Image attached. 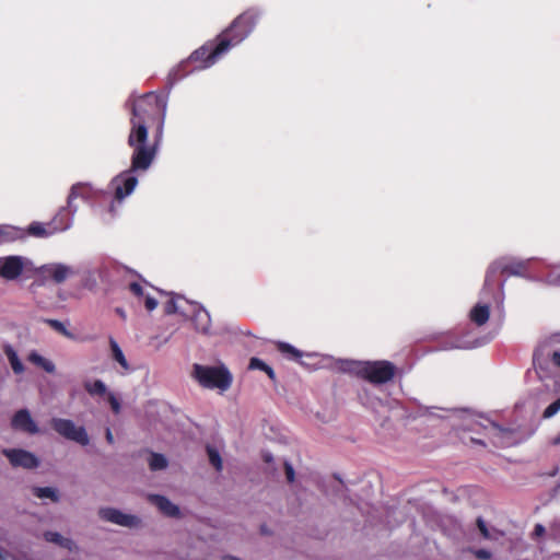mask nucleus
<instances>
[{"label":"nucleus","mask_w":560,"mask_h":560,"mask_svg":"<svg viewBox=\"0 0 560 560\" xmlns=\"http://www.w3.org/2000/svg\"><path fill=\"white\" fill-rule=\"evenodd\" d=\"M78 198L84 200L90 198V186L88 184L77 183L70 188L67 198V208H69V211H72V213L78 212V206L74 203V200Z\"/></svg>","instance_id":"412c9836"},{"label":"nucleus","mask_w":560,"mask_h":560,"mask_svg":"<svg viewBox=\"0 0 560 560\" xmlns=\"http://www.w3.org/2000/svg\"><path fill=\"white\" fill-rule=\"evenodd\" d=\"M52 429L61 436L67 440L73 441L82 446H86L90 443L89 434L84 427L75 425L70 419L52 418Z\"/></svg>","instance_id":"f8f14e48"},{"label":"nucleus","mask_w":560,"mask_h":560,"mask_svg":"<svg viewBox=\"0 0 560 560\" xmlns=\"http://www.w3.org/2000/svg\"><path fill=\"white\" fill-rule=\"evenodd\" d=\"M105 438H106V441L109 443V444H113L114 443V435L110 431L109 428L106 429V434H105Z\"/></svg>","instance_id":"5fc2aeb1"},{"label":"nucleus","mask_w":560,"mask_h":560,"mask_svg":"<svg viewBox=\"0 0 560 560\" xmlns=\"http://www.w3.org/2000/svg\"><path fill=\"white\" fill-rule=\"evenodd\" d=\"M33 494L38 499H49L52 502H59L58 490L52 487H34Z\"/></svg>","instance_id":"c756f323"},{"label":"nucleus","mask_w":560,"mask_h":560,"mask_svg":"<svg viewBox=\"0 0 560 560\" xmlns=\"http://www.w3.org/2000/svg\"><path fill=\"white\" fill-rule=\"evenodd\" d=\"M98 515L102 520L128 528L138 527L141 520L132 514H126L118 509L101 508Z\"/></svg>","instance_id":"4468645a"},{"label":"nucleus","mask_w":560,"mask_h":560,"mask_svg":"<svg viewBox=\"0 0 560 560\" xmlns=\"http://www.w3.org/2000/svg\"><path fill=\"white\" fill-rule=\"evenodd\" d=\"M34 269L33 262L23 256L0 257V277L7 281H14Z\"/></svg>","instance_id":"9b49d317"},{"label":"nucleus","mask_w":560,"mask_h":560,"mask_svg":"<svg viewBox=\"0 0 560 560\" xmlns=\"http://www.w3.org/2000/svg\"><path fill=\"white\" fill-rule=\"evenodd\" d=\"M278 347V350L284 354L287 358H289L290 360H294V361H298L300 362L301 364H304L303 361H301V359L304 357V353L302 351H300L299 349H296L295 347H293L292 345L288 343V342H278L277 345Z\"/></svg>","instance_id":"cd10ccee"},{"label":"nucleus","mask_w":560,"mask_h":560,"mask_svg":"<svg viewBox=\"0 0 560 560\" xmlns=\"http://www.w3.org/2000/svg\"><path fill=\"white\" fill-rule=\"evenodd\" d=\"M482 343L478 340L475 341H466L464 339H456L451 341L450 343L445 345L443 349L450 350V349H472L481 346Z\"/></svg>","instance_id":"f704fd0d"},{"label":"nucleus","mask_w":560,"mask_h":560,"mask_svg":"<svg viewBox=\"0 0 560 560\" xmlns=\"http://www.w3.org/2000/svg\"><path fill=\"white\" fill-rule=\"evenodd\" d=\"M131 110L130 119L144 120L151 117L155 112H166L167 97L158 95L153 92L145 93L139 97L131 94L126 103Z\"/></svg>","instance_id":"39448f33"},{"label":"nucleus","mask_w":560,"mask_h":560,"mask_svg":"<svg viewBox=\"0 0 560 560\" xmlns=\"http://www.w3.org/2000/svg\"><path fill=\"white\" fill-rule=\"evenodd\" d=\"M219 47V39L217 38V43L214 42H208L198 49H196L189 57L190 61L194 62H200V66L197 67V69H208L212 67L217 61L223 56L219 55L213 59V62L211 61L212 54L215 51V49Z\"/></svg>","instance_id":"dca6fc26"},{"label":"nucleus","mask_w":560,"mask_h":560,"mask_svg":"<svg viewBox=\"0 0 560 560\" xmlns=\"http://www.w3.org/2000/svg\"><path fill=\"white\" fill-rule=\"evenodd\" d=\"M264 372H266V373H267V375H268L271 380H273V378H275V372H273V370H272V368H271V366L267 365V368L265 369V371H264Z\"/></svg>","instance_id":"13d9d810"},{"label":"nucleus","mask_w":560,"mask_h":560,"mask_svg":"<svg viewBox=\"0 0 560 560\" xmlns=\"http://www.w3.org/2000/svg\"><path fill=\"white\" fill-rule=\"evenodd\" d=\"M95 272H97L102 281H108L107 265L100 266Z\"/></svg>","instance_id":"09e8293b"},{"label":"nucleus","mask_w":560,"mask_h":560,"mask_svg":"<svg viewBox=\"0 0 560 560\" xmlns=\"http://www.w3.org/2000/svg\"><path fill=\"white\" fill-rule=\"evenodd\" d=\"M207 454H208L210 464L217 470H221L222 469V459H221L219 452L212 446H207Z\"/></svg>","instance_id":"58836bf2"},{"label":"nucleus","mask_w":560,"mask_h":560,"mask_svg":"<svg viewBox=\"0 0 560 560\" xmlns=\"http://www.w3.org/2000/svg\"><path fill=\"white\" fill-rule=\"evenodd\" d=\"M396 374V366L386 360L364 361L361 378L380 386L390 382Z\"/></svg>","instance_id":"1a4fd4ad"},{"label":"nucleus","mask_w":560,"mask_h":560,"mask_svg":"<svg viewBox=\"0 0 560 560\" xmlns=\"http://www.w3.org/2000/svg\"><path fill=\"white\" fill-rule=\"evenodd\" d=\"M194 377L198 383L209 389L218 388L225 392L232 384V375L225 368L206 366L194 364Z\"/></svg>","instance_id":"0eeeda50"},{"label":"nucleus","mask_w":560,"mask_h":560,"mask_svg":"<svg viewBox=\"0 0 560 560\" xmlns=\"http://www.w3.org/2000/svg\"><path fill=\"white\" fill-rule=\"evenodd\" d=\"M284 470H285V476H287L288 481L293 482L295 472H294L293 466L288 460L284 462Z\"/></svg>","instance_id":"49530a36"},{"label":"nucleus","mask_w":560,"mask_h":560,"mask_svg":"<svg viewBox=\"0 0 560 560\" xmlns=\"http://www.w3.org/2000/svg\"><path fill=\"white\" fill-rule=\"evenodd\" d=\"M185 304L189 307L187 317L191 318L196 331L207 336L211 335V317L209 312L202 305L195 302L185 301Z\"/></svg>","instance_id":"ddd939ff"},{"label":"nucleus","mask_w":560,"mask_h":560,"mask_svg":"<svg viewBox=\"0 0 560 560\" xmlns=\"http://www.w3.org/2000/svg\"><path fill=\"white\" fill-rule=\"evenodd\" d=\"M560 351V332L544 337L537 343L533 352V364L539 380H545L549 374L550 358Z\"/></svg>","instance_id":"423d86ee"},{"label":"nucleus","mask_w":560,"mask_h":560,"mask_svg":"<svg viewBox=\"0 0 560 560\" xmlns=\"http://www.w3.org/2000/svg\"><path fill=\"white\" fill-rule=\"evenodd\" d=\"M464 430L479 432L481 429L485 430L489 436L492 439V442L500 446H509L511 445L510 435L512 431L510 429L503 428L500 424L489 420L482 419L478 420L469 416L465 423L463 424Z\"/></svg>","instance_id":"6e6552de"},{"label":"nucleus","mask_w":560,"mask_h":560,"mask_svg":"<svg viewBox=\"0 0 560 560\" xmlns=\"http://www.w3.org/2000/svg\"><path fill=\"white\" fill-rule=\"evenodd\" d=\"M8 559V552L0 548V560H7Z\"/></svg>","instance_id":"bf43d9fd"},{"label":"nucleus","mask_w":560,"mask_h":560,"mask_svg":"<svg viewBox=\"0 0 560 560\" xmlns=\"http://www.w3.org/2000/svg\"><path fill=\"white\" fill-rule=\"evenodd\" d=\"M475 556L481 560H488L491 558V552L487 549H478L475 551Z\"/></svg>","instance_id":"3c124183"},{"label":"nucleus","mask_w":560,"mask_h":560,"mask_svg":"<svg viewBox=\"0 0 560 560\" xmlns=\"http://www.w3.org/2000/svg\"><path fill=\"white\" fill-rule=\"evenodd\" d=\"M3 454L9 459L12 466L33 469L38 467V458L31 452L20 448L4 450Z\"/></svg>","instance_id":"2eb2a0df"},{"label":"nucleus","mask_w":560,"mask_h":560,"mask_svg":"<svg viewBox=\"0 0 560 560\" xmlns=\"http://www.w3.org/2000/svg\"><path fill=\"white\" fill-rule=\"evenodd\" d=\"M24 235L23 230L13 225L0 224V244L3 242H12Z\"/></svg>","instance_id":"a878e982"},{"label":"nucleus","mask_w":560,"mask_h":560,"mask_svg":"<svg viewBox=\"0 0 560 560\" xmlns=\"http://www.w3.org/2000/svg\"><path fill=\"white\" fill-rule=\"evenodd\" d=\"M358 397L361 404L369 408H375L378 404H381V399L371 395L370 390L365 387L359 390Z\"/></svg>","instance_id":"72a5a7b5"},{"label":"nucleus","mask_w":560,"mask_h":560,"mask_svg":"<svg viewBox=\"0 0 560 560\" xmlns=\"http://www.w3.org/2000/svg\"><path fill=\"white\" fill-rule=\"evenodd\" d=\"M494 304L503 313L504 310V281L499 285L488 288L485 281L480 291L479 301L469 311V319L478 327L486 325L490 318V307Z\"/></svg>","instance_id":"7ed1b4c3"},{"label":"nucleus","mask_w":560,"mask_h":560,"mask_svg":"<svg viewBox=\"0 0 560 560\" xmlns=\"http://www.w3.org/2000/svg\"><path fill=\"white\" fill-rule=\"evenodd\" d=\"M560 411V396L556 397L555 401L551 402L542 412L544 419H550Z\"/></svg>","instance_id":"ea45409f"},{"label":"nucleus","mask_w":560,"mask_h":560,"mask_svg":"<svg viewBox=\"0 0 560 560\" xmlns=\"http://www.w3.org/2000/svg\"><path fill=\"white\" fill-rule=\"evenodd\" d=\"M39 271L44 277L51 279L56 283H62L68 277L74 275L70 266L60 262L43 265Z\"/></svg>","instance_id":"a211bd4d"},{"label":"nucleus","mask_w":560,"mask_h":560,"mask_svg":"<svg viewBox=\"0 0 560 560\" xmlns=\"http://www.w3.org/2000/svg\"><path fill=\"white\" fill-rule=\"evenodd\" d=\"M546 529L544 527V525L541 524H536L535 528H534V532H533V536L534 537H540L545 534Z\"/></svg>","instance_id":"603ef678"},{"label":"nucleus","mask_w":560,"mask_h":560,"mask_svg":"<svg viewBox=\"0 0 560 560\" xmlns=\"http://www.w3.org/2000/svg\"><path fill=\"white\" fill-rule=\"evenodd\" d=\"M440 410L441 409L436 408V407H420L419 408V416L428 417L429 419H431V418H439V419L445 418L446 416L438 413V411H440Z\"/></svg>","instance_id":"a19ab883"},{"label":"nucleus","mask_w":560,"mask_h":560,"mask_svg":"<svg viewBox=\"0 0 560 560\" xmlns=\"http://www.w3.org/2000/svg\"><path fill=\"white\" fill-rule=\"evenodd\" d=\"M477 526L483 538L489 539L491 537L487 524L482 517L477 518Z\"/></svg>","instance_id":"a18cd8bd"},{"label":"nucleus","mask_w":560,"mask_h":560,"mask_svg":"<svg viewBox=\"0 0 560 560\" xmlns=\"http://www.w3.org/2000/svg\"><path fill=\"white\" fill-rule=\"evenodd\" d=\"M137 172H144L143 170H133L131 162L130 168L120 172L109 183V188L114 191L115 201L121 202L125 198L130 196L138 185Z\"/></svg>","instance_id":"9d476101"},{"label":"nucleus","mask_w":560,"mask_h":560,"mask_svg":"<svg viewBox=\"0 0 560 560\" xmlns=\"http://www.w3.org/2000/svg\"><path fill=\"white\" fill-rule=\"evenodd\" d=\"M84 388L92 396H103L108 394L105 383L101 380H95L94 382H86L84 384Z\"/></svg>","instance_id":"473e14b6"},{"label":"nucleus","mask_w":560,"mask_h":560,"mask_svg":"<svg viewBox=\"0 0 560 560\" xmlns=\"http://www.w3.org/2000/svg\"><path fill=\"white\" fill-rule=\"evenodd\" d=\"M27 232L32 236L42 237V238H46V237H50V236L55 235V232H54L52 228L50 226L49 222L48 223H42V222H36V221L32 222L28 225Z\"/></svg>","instance_id":"5701e85b"},{"label":"nucleus","mask_w":560,"mask_h":560,"mask_svg":"<svg viewBox=\"0 0 560 560\" xmlns=\"http://www.w3.org/2000/svg\"><path fill=\"white\" fill-rule=\"evenodd\" d=\"M107 400L113 409V411L117 415L120 412V402L117 397L113 393L107 394Z\"/></svg>","instance_id":"c03bdc74"},{"label":"nucleus","mask_w":560,"mask_h":560,"mask_svg":"<svg viewBox=\"0 0 560 560\" xmlns=\"http://www.w3.org/2000/svg\"><path fill=\"white\" fill-rule=\"evenodd\" d=\"M472 441H474V442H476V443H479V444H481V445H485V443H483L482 441H480V440H475V439H472Z\"/></svg>","instance_id":"0e129e2a"},{"label":"nucleus","mask_w":560,"mask_h":560,"mask_svg":"<svg viewBox=\"0 0 560 560\" xmlns=\"http://www.w3.org/2000/svg\"><path fill=\"white\" fill-rule=\"evenodd\" d=\"M535 260L536 259L533 257L525 259L513 256L500 257L488 267L485 281L487 282L488 288H490V285H499L495 280L498 273L525 277L526 271Z\"/></svg>","instance_id":"20e7f679"},{"label":"nucleus","mask_w":560,"mask_h":560,"mask_svg":"<svg viewBox=\"0 0 560 560\" xmlns=\"http://www.w3.org/2000/svg\"><path fill=\"white\" fill-rule=\"evenodd\" d=\"M167 459L164 455L159 453H152L149 459V467L151 470H162L167 467Z\"/></svg>","instance_id":"c9c22d12"},{"label":"nucleus","mask_w":560,"mask_h":560,"mask_svg":"<svg viewBox=\"0 0 560 560\" xmlns=\"http://www.w3.org/2000/svg\"><path fill=\"white\" fill-rule=\"evenodd\" d=\"M115 312H116V314H117L119 317H121L122 319H126L127 314H126V312H125V310H124V308H121V307H116Z\"/></svg>","instance_id":"6e6d98bb"},{"label":"nucleus","mask_w":560,"mask_h":560,"mask_svg":"<svg viewBox=\"0 0 560 560\" xmlns=\"http://www.w3.org/2000/svg\"><path fill=\"white\" fill-rule=\"evenodd\" d=\"M149 501L154 504L161 513L168 517H178L180 514L179 508L171 502L166 497L150 494Z\"/></svg>","instance_id":"aec40b11"},{"label":"nucleus","mask_w":560,"mask_h":560,"mask_svg":"<svg viewBox=\"0 0 560 560\" xmlns=\"http://www.w3.org/2000/svg\"><path fill=\"white\" fill-rule=\"evenodd\" d=\"M546 281L552 285H560V262L550 267Z\"/></svg>","instance_id":"4c0bfd02"},{"label":"nucleus","mask_w":560,"mask_h":560,"mask_svg":"<svg viewBox=\"0 0 560 560\" xmlns=\"http://www.w3.org/2000/svg\"><path fill=\"white\" fill-rule=\"evenodd\" d=\"M4 353L11 364V368L15 374H21L24 372V365L19 359V355L14 348L11 345L4 346Z\"/></svg>","instance_id":"c85d7f7f"},{"label":"nucleus","mask_w":560,"mask_h":560,"mask_svg":"<svg viewBox=\"0 0 560 560\" xmlns=\"http://www.w3.org/2000/svg\"><path fill=\"white\" fill-rule=\"evenodd\" d=\"M44 538L46 541L57 544V545H59L63 548H68V549H71V547L73 545V541L71 539L62 537L57 532H51V530L45 532Z\"/></svg>","instance_id":"7c9ffc66"},{"label":"nucleus","mask_w":560,"mask_h":560,"mask_svg":"<svg viewBox=\"0 0 560 560\" xmlns=\"http://www.w3.org/2000/svg\"><path fill=\"white\" fill-rule=\"evenodd\" d=\"M262 458H264V460H265L266 463H271V462L273 460V456H272V454H271V453H269V452H265V453L262 454Z\"/></svg>","instance_id":"4d7b16f0"},{"label":"nucleus","mask_w":560,"mask_h":560,"mask_svg":"<svg viewBox=\"0 0 560 560\" xmlns=\"http://www.w3.org/2000/svg\"><path fill=\"white\" fill-rule=\"evenodd\" d=\"M11 427L16 431L32 435L39 433V429L27 409H20L14 413L11 420Z\"/></svg>","instance_id":"f3484780"},{"label":"nucleus","mask_w":560,"mask_h":560,"mask_svg":"<svg viewBox=\"0 0 560 560\" xmlns=\"http://www.w3.org/2000/svg\"><path fill=\"white\" fill-rule=\"evenodd\" d=\"M226 560H241V559L233 557V556H229V557H226Z\"/></svg>","instance_id":"e2e57ef3"},{"label":"nucleus","mask_w":560,"mask_h":560,"mask_svg":"<svg viewBox=\"0 0 560 560\" xmlns=\"http://www.w3.org/2000/svg\"><path fill=\"white\" fill-rule=\"evenodd\" d=\"M129 289L137 296L143 295V289L138 282L130 283Z\"/></svg>","instance_id":"8fccbe9b"},{"label":"nucleus","mask_w":560,"mask_h":560,"mask_svg":"<svg viewBox=\"0 0 560 560\" xmlns=\"http://www.w3.org/2000/svg\"><path fill=\"white\" fill-rule=\"evenodd\" d=\"M544 382L546 390L550 392L553 396L560 397V375H551L549 372L548 376Z\"/></svg>","instance_id":"2f4dec72"},{"label":"nucleus","mask_w":560,"mask_h":560,"mask_svg":"<svg viewBox=\"0 0 560 560\" xmlns=\"http://www.w3.org/2000/svg\"><path fill=\"white\" fill-rule=\"evenodd\" d=\"M364 361L357 360H338L337 369L345 373L354 374L361 377V370L363 369Z\"/></svg>","instance_id":"393cba45"},{"label":"nucleus","mask_w":560,"mask_h":560,"mask_svg":"<svg viewBox=\"0 0 560 560\" xmlns=\"http://www.w3.org/2000/svg\"><path fill=\"white\" fill-rule=\"evenodd\" d=\"M130 125L128 145L133 150L130 162L133 170L148 171L155 159L156 148L148 144L149 131L144 120L130 119Z\"/></svg>","instance_id":"f03ea898"},{"label":"nucleus","mask_w":560,"mask_h":560,"mask_svg":"<svg viewBox=\"0 0 560 560\" xmlns=\"http://www.w3.org/2000/svg\"><path fill=\"white\" fill-rule=\"evenodd\" d=\"M165 116H166V112H163L160 114V119H159V124L156 127V133H155V144H154L155 147L158 145L159 141L161 140V138L163 136Z\"/></svg>","instance_id":"79ce46f5"},{"label":"nucleus","mask_w":560,"mask_h":560,"mask_svg":"<svg viewBox=\"0 0 560 560\" xmlns=\"http://www.w3.org/2000/svg\"><path fill=\"white\" fill-rule=\"evenodd\" d=\"M158 301L153 298V296H150V295H147L145 299H144V306L148 311H154L156 307H158Z\"/></svg>","instance_id":"de8ad7c7"},{"label":"nucleus","mask_w":560,"mask_h":560,"mask_svg":"<svg viewBox=\"0 0 560 560\" xmlns=\"http://www.w3.org/2000/svg\"><path fill=\"white\" fill-rule=\"evenodd\" d=\"M267 363H265L262 360L258 359V358H252L250 361H249V365L248 368L250 370H260V371H265V369L267 368Z\"/></svg>","instance_id":"37998d69"},{"label":"nucleus","mask_w":560,"mask_h":560,"mask_svg":"<svg viewBox=\"0 0 560 560\" xmlns=\"http://www.w3.org/2000/svg\"><path fill=\"white\" fill-rule=\"evenodd\" d=\"M74 215L75 213L69 211L67 205L61 207L54 215L51 221H49V224L52 228L55 234L70 230L73 225Z\"/></svg>","instance_id":"6ab92c4d"},{"label":"nucleus","mask_w":560,"mask_h":560,"mask_svg":"<svg viewBox=\"0 0 560 560\" xmlns=\"http://www.w3.org/2000/svg\"><path fill=\"white\" fill-rule=\"evenodd\" d=\"M109 347H110L113 359L117 363H119V365L121 366V369L125 372H129L130 371L129 363H128L121 348L119 347L118 342L112 337L109 338Z\"/></svg>","instance_id":"bb28decb"},{"label":"nucleus","mask_w":560,"mask_h":560,"mask_svg":"<svg viewBox=\"0 0 560 560\" xmlns=\"http://www.w3.org/2000/svg\"><path fill=\"white\" fill-rule=\"evenodd\" d=\"M185 301H187L184 298L177 296L172 298L170 301L166 302L164 310L166 314H174L179 313L183 316H188V306L185 304Z\"/></svg>","instance_id":"4be33fe9"},{"label":"nucleus","mask_w":560,"mask_h":560,"mask_svg":"<svg viewBox=\"0 0 560 560\" xmlns=\"http://www.w3.org/2000/svg\"><path fill=\"white\" fill-rule=\"evenodd\" d=\"M85 285H86V287H89V288H93V287H95V285H96V280L94 279V280L90 283V280L88 279V280H86Z\"/></svg>","instance_id":"680f3d73"},{"label":"nucleus","mask_w":560,"mask_h":560,"mask_svg":"<svg viewBox=\"0 0 560 560\" xmlns=\"http://www.w3.org/2000/svg\"><path fill=\"white\" fill-rule=\"evenodd\" d=\"M27 360L34 365L43 369L47 373H54L56 371V365L49 359L44 358L37 351H31Z\"/></svg>","instance_id":"b1692460"},{"label":"nucleus","mask_w":560,"mask_h":560,"mask_svg":"<svg viewBox=\"0 0 560 560\" xmlns=\"http://www.w3.org/2000/svg\"><path fill=\"white\" fill-rule=\"evenodd\" d=\"M550 364L560 369V351L550 358Z\"/></svg>","instance_id":"864d4df0"},{"label":"nucleus","mask_w":560,"mask_h":560,"mask_svg":"<svg viewBox=\"0 0 560 560\" xmlns=\"http://www.w3.org/2000/svg\"><path fill=\"white\" fill-rule=\"evenodd\" d=\"M264 14V10L258 7H252L237 15L229 27L219 36V47L212 54L211 61L219 55H225L231 48L243 43L255 30L258 21Z\"/></svg>","instance_id":"f257e3e1"},{"label":"nucleus","mask_w":560,"mask_h":560,"mask_svg":"<svg viewBox=\"0 0 560 560\" xmlns=\"http://www.w3.org/2000/svg\"><path fill=\"white\" fill-rule=\"evenodd\" d=\"M551 443L553 445H560V433L552 439Z\"/></svg>","instance_id":"052dcab7"},{"label":"nucleus","mask_w":560,"mask_h":560,"mask_svg":"<svg viewBox=\"0 0 560 560\" xmlns=\"http://www.w3.org/2000/svg\"><path fill=\"white\" fill-rule=\"evenodd\" d=\"M52 329H55L56 331H58L59 334H61L62 336L67 337V338H70L72 339L73 338V334L70 332L68 330V328L66 327V325L58 320V319H46L45 320Z\"/></svg>","instance_id":"e433bc0d"}]
</instances>
